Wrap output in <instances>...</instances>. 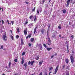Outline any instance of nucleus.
I'll use <instances>...</instances> for the list:
<instances>
[{
    "instance_id": "nucleus-61",
    "label": "nucleus",
    "mask_w": 75,
    "mask_h": 75,
    "mask_svg": "<svg viewBox=\"0 0 75 75\" xmlns=\"http://www.w3.org/2000/svg\"><path fill=\"white\" fill-rule=\"evenodd\" d=\"M57 55V54L56 53V54H55V55Z\"/></svg>"
},
{
    "instance_id": "nucleus-20",
    "label": "nucleus",
    "mask_w": 75,
    "mask_h": 75,
    "mask_svg": "<svg viewBox=\"0 0 75 75\" xmlns=\"http://www.w3.org/2000/svg\"><path fill=\"white\" fill-rule=\"evenodd\" d=\"M11 65V62H10L9 63L8 67L9 68H10Z\"/></svg>"
},
{
    "instance_id": "nucleus-40",
    "label": "nucleus",
    "mask_w": 75,
    "mask_h": 75,
    "mask_svg": "<svg viewBox=\"0 0 75 75\" xmlns=\"http://www.w3.org/2000/svg\"><path fill=\"white\" fill-rule=\"evenodd\" d=\"M44 75H47V72H45V73H44Z\"/></svg>"
},
{
    "instance_id": "nucleus-33",
    "label": "nucleus",
    "mask_w": 75,
    "mask_h": 75,
    "mask_svg": "<svg viewBox=\"0 0 75 75\" xmlns=\"http://www.w3.org/2000/svg\"><path fill=\"white\" fill-rule=\"evenodd\" d=\"M28 65H30L31 64V62L30 61H29L28 63Z\"/></svg>"
},
{
    "instance_id": "nucleus-50",
    "label": "nucleus",
    "mask_w": 75,
    "mask_h": 75,
    "mask_svg": "<svg viewBox=\"0 0 75 75\" xmlns=\"http://www.w3.org/2000/svg\"><path fill=\"white\" fill-rule=\"evenodd\" d=\"M66 75H69V73H67L66 74Z\"/></svg>"
},
{
    "instance_id": "nucleus-25",
    "label": "nucleus",
    "mask_w": 75,
    "mask_h": 75,
    "mask_svg": "<svg viewBox=\"0 0 75 75\" xmlns=\"http://www.w3.org/2000/svg\"><path fill=\"white\" fill-rule=\"evenodd\" d=\"M34 63V61H33L31 62V65L33 66V63Z\"/></svg>"
},
{
    "instance_id": "nucleus-35",
    "label": "nucleus",
    "mask_w": 75,
    "mask_h": 75,
    "mask_svg": "<svg viewBox=\"0 0 75 75\" xmlns=\"http://www.w3.org/2000/svg\"><path fill=\"white\" fill-rule=\"evenodd\" d=\"M16 38H17V39L18 38H19V36H18V35H17L16 36Z\"/></svg>"
},
{
    "instance_id": "nucleus-51",
    "label": "nucleus",
    "mask_w": 75,
    "mask_h": 75,
    "mask_svg": "<svg viewBox=\"0 0 75 75\" xmlns=\"http://www.w3.org/2000/svg\"><path fill=\"white\" fill-rule=\"evenodd\" d=\"M54 57V56L53 55V56H52L51 57V58H53Z\"/></svg>"
},
{
    "instance_id": "nucleus-19",
    "label": "nucleus",
    "mask_w": 75,
    "mask_h": 75,
    "mask_svg": "<svg viewBox=\"0 0 75 75\" xmlns=\"http://www.w3.org/2000/svg\"><path fill=\"white\" fill-rule=\"evenodd\" d=\"M43 45L45 48H47V45H45V44H43Z\"/></svg>"
},
{
    "instance_id": "nucleus-18",
    "label": "nucleus",
    "mask_w": 75,
    "mask_h": 75,
    "mask_svg": "<svg viewBox=\"0 0 75 75\" xmlns=\"http://www.w3.org/2000/svg\"><path fill=\"white\" fill-rule=\"evenodd\" d=\"M51 50H52V48H47V50H48V51H50Z\"/></svg>"
},
{
    "instance_id": "nucleus-23",
    "label": "nucleus",
    "mask_w": 75,
    "mask_h": 75,
    "mask_svg": "<svg viewBox=\"0 0 75 75\" xmlns=\"http://www.w3.org/2000/svg\"><path fill=\"white\" fill-rule=\"evenodd\" d=\"M28 23V21H27V20H26L25 23H24V24H27Z\"/></svg>"
},
{
    "instance_id": "nucleus-8",
    "label": "nucleus",
    "mask_w": 75,
    "mask_h": 75,
    "mask_svg": "<svg viewBox=\"0 0 75 75\" xmlns=\"http://www.w3.org/2000/svg\"><path fill=\"white\" fill-rule=\"evenodd\" d=\"M37 18H38V17L36 16H35V19H34V21L35 22L36 21V20H37Z\"/></svg>"
},
{
    "instance_id": "nucleus-9",
    "label": "nucleus",
    "mask_w": 75,
    "mask_h": 75,
    "mask_svg": "<svg viewBox=\"0 0 75 75\" xmlns=\"http://www.w3.org/2000/svg\"><path fill=\"white\" fill-rule=\"evenodd\" d=\"M65 61L67 64H68V62H69V60L68 59H66L65 60Z\"/></svg>"
},
{
    "instance_id": "nucleus-54",
    "label": "nucleus",
    "mask_w": 75,
    "mask_h": 75,
    "mask_svg": "<svg viewBox=\"0 0 75 75\" xmlns=\"http://www.w3.org/2000/svg\"><path fill=\"white\" fill-rule=\"evenodd\" d=\"M54 4V2H53L52 3V6H53V5H52V4Z\"/></svg>"
},
{
    "instance_id": "nucleus-24",
    "label": "nucleus",
    "mask_w": 75,
    "mask_h": 75,
    "mask_svg": "<svg viewBox=\"0 0 75 75\" xmlns=\"http://www.w3.org/2000/svg\"><path fill=\"white\" fill-rule=\"evenodd\" d=\"M63 13H66V11H67L65 10H63Z\"/></svg>"
},
{
    "instance_id": "nucleus-39",
    "label": "nucleus",
    "mask_w": 75,
    "mask_h": 75,
    "mask_svg": "<svg viewBox=\"0 0 75 75\" xmlns=\"http://www.w3.org/2000/svg\"><path fill=\"white\" fill-rule=\"evenodd\" d=\"M25 3L27 4H28V2L25 1Z\"/></svg>"
},
{
    "instance_id": "nucleus-57",
    "label": "nucleus",
    "mask_w": 75,
    "mask_h": 75,
    "mask_svg": "<svg viewBox=\"0 0 75 75\" xmlns=\"http://www.w3.org/2000/svg\"><path fill=\"white\" fill-rule=\"evenodd\" d=\"M1 10V8L0 7V10Z\"/></svg>"
},
{
    "instance_id": "nucleus-36",
    "label": "nucleus",
    "mask_w": 75,
    "mask_h": 75,
    "mask_svg": "<svg viewBox=\"0 0 75 75\" xmlns=\"http://www.w3.org/2000/svg\"><path fill=\"white\" fill-rule=\"evenodd\" d=\"M11 38L13 40V36L11 35Z\"/></svg>"
},
{
    "instance_id": "nucleus-30",
    "label": "nucleus",
    "mask_w": 75,
    "mask_h": 75,
    "mask_svg": "<svg viewBox=\"0 0 75 75\" xmlns=\"http://www.w3.org/2000/svg\"><path fill=\"white\" fill-rule=\"evenodd\" d=\"M35 9V7L32 10V11H34Z\"/></svg>"
},
{
    "instance_id": "nucleus-48",
    "label": "nucleus",
    "mask_w": 75,
    "mask_h": 75,
    "mask_svg": "<svg viewBox=\"0 0 75 75\" xmlns=\"http://www.w3.org/2000/svg\"><path fill=\"white\" fill-rule=\"evenodd\" d=\"M0 49H3V46H1V47L0 48Z\"/></svg>"
},
{
    "instance_id": "nucleus-28",
    "label": "nucleus",
    "mask_w": 75,
    "mask_h": 75,
    "mask_svg": "<svg viewBox=\"0 0 75 75\" xmlns=\"http://www.w3.org/2000/svg\"><path fill=\"white\" fill-rule=\"evenodd\" d=\"M58 28L59 29V30L61 29V26H59L58 27Z\"/></svg>"
},
{
    "instance_id": "nucleus-52",
    "label": "nucleus",
    "mask_w": 75,
    "mask_h": 75,
    "mask_svg": "<svg viewBox=\"0 0 75 75\" xmlns=\"http://www.w3.org/2000/svg\"><path fill=\"white\" fill-rule=\"evenodd\" d=\"M10 32H11V33H12V30H11L10 31Z\"/></svg>"
},
{
    "instance_id": "nucleus-47",
    "label": "nucleus",
    "mask_w": 75,
    "mask_h": 75,
    "mask_svg": "<svg viewBox=\"0 0 75 75\" xmlns=\"http://www.w3.org/2000/svg\"><path fill=\"white\" fill-rule=\"evenodd\" d=\"M50 27V25H49L48 26V28H49Z\"/></svg>"
},
{
    "instance_id": "nucleus-37",
    "label": "nucleus",
    "mask_w": 75,
    "mask_h": 75,
    "mask_svg": "<svg viewBox=\"0 0 75 75\" xmlns=\"http://www.w3.org/2000/svg\"><path fill=\"white\" fill-rule=\"evenodd\" d=\"M37 13H38V14H39V11H38V10H37Z\"/></svg>"
},
{
    "instance_id": "nucleus-29",
    "label": "nucleus",
    "mask_w": 75,
    "mask_h": 75,
    "mask_svg": "<svg viewBox=\"0 0 75 75\" xmlns=\"http://www.w3.org/2000/svg\"><path fill=\"white\" fill-rule=\"evenodd\" d=\"M71 39H73V38H74V35H71Z\"/></svg>"
},
{
    "instance_id": "nucleus-45",
    "label": "nucleus",
    "mask_w": 75,
    "mask_h": 75,
    "mask_svg": "<svg viewBox=\"0 0 75 75\" xmlns=\"http://www.w3.org/2000/svg\"><path fill=\"white\" fill-rule=\"evenodd\" d=\"M67 49L68 50V47H69L68 46V45H67Z\"/></svg>"
},
{
    "instance_id": "nucleus-59",
    "label": "nucleus",
    "mask_w": 75,
    "mask_h": 75,
    "mask_svg": "<svg viewBox=\"0 0 75 75\" xmlns=\"http://www.w3.org/2000/svg\"><path fill=\"white\" fill-rule=\"evenodd\" d=\"M2 11H3V8H2Z\"/></svg>"
},
{
    "instance_id": "nucleus-62",
    "label": "nucleus",
    "mask_w": 75,
    "mask_h": 75,
    "mask_svg": "<svg viewBox=\"0 0 75 75\" xmlns=\"http://www.w3.org/2000/svg\"><path fill=\"white\" fill-rule=\"evenodd\" d=\"M62 38H64V37H62Z\"/></svg>"
},
{
    "instance_id": "nucleus-44",
    "label": "nucleus",
    "mask_w": 75,
    "mask_h": 75,
    "mask_svg": "<svg viewBox=\"0 0 75 75\" xmlns=\"http://www.w3.org/2000/svg\"><path fill=\"white\" fill-rule=\"evenodd\" d=\"M40 50H41L42 49V46H41L40 48Z\"/></svg>"
},
{
    "instance_id": "nucleus-64",
    "label": "nucleus",
    "mask_w": 75,
    "mask_h": 75,
    "mask_svg": "<svg viewBox=\"0 0 75 75\" xmlns=\"http://www.w3.org/2000/svg\"><path fill=\"white\" fill-rule=\"evenodd\" d=\"M15 75H17V74H15Z\"/></svg>"
},
{
    "instance_id": "nucleus-27",
    "label": "nucleus",
    "mask_w": 75,
    "mask_h": 75,
    "mask_svg": "<svg viewBox=\"0 0 75 75\" xmlns=\"http://www.w3.org/2000/svg\"><path fill=\"white\" fill-rule=\"evenodd\" d=\"M21 63L22 64H24V60L22 59V60L21 62Z\"/></svg>"
},
{
    "instance_id": "nucleus-15",
    "label": "nucleus",
    "mask_w": 75,
    "mask_h": 75,
    "mask_svg": "<svg viewBox=\"0 0 75 75\" xmlns=\"http://www.w3.org/2000/svg\"><path fill=\"white\" fill-rule=\"evenodd\" d=\"M31 35H28V37H26V39H28V38H30V37H31Z\"/></svg>"
},
{
    "instance_id": "nucleus-17",
    "label": "nucleus",
    "mask_w": 75,
    "mask_h": 75,
    "mask_svg": "<svg viewBox=\"0 0 75 75\" xmlns=\"http://www.w3.org/2000/svg\"><path fill=\"white\" fill-rule=\"evenodd\" d=\"M42 62H43V61H42H42L41 62H39V65H42Z\"/></svg>"
},
{
    "instance_id": "nucleus-31",
    "label": "nucleus",
    "mask_w": 75,
    "mask_h": 75,
    "mask_svg": "<svg viewBox=\"0 0 75 75\" xmlns=\"http://www.w3.org/2000/svg\"><path fill=\"white\" fill-rule=\"evenodd\" d=\"M53 69V68L51 67L50 69H49V71H51V70H52Z\"/></svg>"
},
{
    "instance_id": "nucleus-55",
    "label": "nucleus",
    "mask_w": 75,
    "mask_h": 75,
    "mask_svg": "<svg viewBox=\"0 0 75 75\" xmlns=\"http://www.w3.org/2000/svg\"><path fill=\"white\" fill-rule=\"evenodd\" d=\"M72 52L73 54H74V51H72Z\"/></svg>"
},
{
    "instance_id": "nucleus-49",
    "label": "nucleus",
    "mask_w": 75,
    "mask_h": 75,
    "mask_svg": "<svg viewBox=\"0 0 75 75\" xmlns=\"http://www.w3.org/2000/svg\"><path fill=\"white\" fill-rule=\"evenodd\" d=\"M42 72H41L39 75H42Z\"/></svg>"
},
{
    "instance_id": "nucleus-10",
    "label": "nucleus",
    "mask_w": 75,
    "mask_h": 75,
    "mask_svg": "<svg viewBox=\"0 0 75 75\" xmlns=\"http://www.w3.org/2000/svg\"><path fill=\"white\" fill-rule=\"evenodd\" d=\"M45 30L44 29H42L41 30V32L42 33V34H44V31Z\"/></svg>"
},
{
    "instance_id": "nucleus-43",
    "label": "nucleus",
    "mask_w": 75,
    "mask_h": 75,
    "mask_svg": "<svg viewBox=\"0 0 75 75\" xmlns=\"http://www.w3.org/2000/svg\"><path fill=\"white\" fill-rule=\"evenodd\" d=\"M24 66H25V67H27V64H24Z\"/></svg>"
},
{
    "instance_id": "nucleus-2",
    "label": "nucleus",
    "mask_w": 75,
    "mask_h": 75,
    "mask_svg": "<svg viewBox=\"0 0 75 75\" xmlns=\"http://www.w3.org/2000/svg\"><path fill=\"white\" fill-rule=\"evenodd\" d=\"M48 42L47 43V44H48V45H51V40L50 39V38H48Z\"/></svg>"
},
{
    "instance_id": "nucleus-42",
    "label": "nucleus",
    "mask_w": 75,
    "mask_h": 75,
    "mask_svg": "<svg viewBox=\"0 0 75 75\" xmlns=\"http://www.w3.org/2000/svg\"><path fill=\"white\" fill-rule=\"evenodd\" d=\"M45 1V0H42V4H43V3H44Z\"/></svg>"
},
{
    "instance_id": "nucleus-16",
    "label": "nucleus",
    "mask_w": 75,
    "mask_h": 75,
    "mask_svg": "<svg viewBox=\"0 0 75 75\" xmlns=\"http://www.w3.org/2000/svg\"><path fill=\"white\" fill-rule=\"evenodd\" d=\"M33 17H34V16H31L30 17V19H32V18H33Z\"/></svg>"
},
{
    "instance_id": "nucleus-46",
    "label": "nucleus",
    "mask_w": 75,
    "mask_h": 75,
    "mask_svg": "<svg viewBox=\"0 0 75 75\" xmlns=\"http://www.w3.org/2000/svg\"><path fill=\"white\" fill-rule=\"evenodd\" d=\"M52 72H51V71L50 72H49V75H50V74H51Z\"/></svg>"
},
{
    "instance_id": "nucleus-4",
    "label": "nucleus",
    "mask_w": 75,
    "mask_h": 75,
    "mask_svg": "<svg viewBox=\"0 0 75 75\" xmlns=\"http://www.w3.org/2000/svg\"><path fill=\"white\" fill-rule=\"evenodd\" d=\"M28 27L29 28H32V27H33V23H30L28 25Z\"/></svg>"
},
{
    "instance_id": "nucleus-32",
    "label": "nucleus",
    "mask_w": 75,
    "mask_h": 75,
    "mask_svg": "<svg viewBox=\"0 0 75 75\" xmlns=\"http://www.w3.org/2000/svg\"><path fill=\"white\" fill-rule=\"evenodd\" d=\"M25 52H23L22 53V55H25Z\"/></svg>"
},
{
    "instance_id": "nucleus-14",
    "label": "nucleus",
    "mask_w": 75,
    "mask_h": 75,
    "mask_svg": "<svg viewBox=\"0 0 75 75\" xmlns=\"http://www.w3.org/2000/svg\"><path fill=\"white\" fill-rule=\"evenodd\" d=\"M36 29H37V28H35L34 29V34H35V32H36Z\"/></svg>"
},
{
    "instance_id": "nucleus-5",
    "label": "nucleus",
    "mask_w": 75,
    "mask_h": 75,
    "mask_svg": "<svg viewBox=\"0 0 75 75\" xmlns=\"http://www.w3.org/2000/svg\"><path fill=\"white\" fill-rule=\"evenodd\" d=\"M70 57L71 62L72 64H73V62H74V58H73V57L72 56H70Z\"/></svg>"
},
{
    "instance_id": "nucleus-34",
    "label": "nucleus",
    "mask_w": 75,
    "mask_h": 75,
    "mask_svg": "<svg viewBox=\"0 0 75 75\" xmlns=\"http://www.w3.org/2000/svg\"><path fill=\"white\" fill-rule=\"evenodd\" d=\"M29 47H31V44L29 43L28 44Z\"/></svg>"
},
{
    "instance_id": "nucleus-58",
    "label": "nucleus",
    "mask_w": 75,
    "mask_h": 75,
    "mask_svg": "<svg viewBox=\"0 0 75 75\" xmlns=\"http://www.w3.org/2000/svg\"><path fill=\"white\" fill-rule=\"evenodd\" d=\"M59 37H61V35H59Z\"/></svg>"
},
{
    "instance_id": "nucleus-22",
    "label": "nucleus",
    "mask_w": 75,
    "mask_h": 75,
    "mask_svg": "<svg viewBox=\"0 0 75 75\" xmlns=\"http://www.w3.org/2000/svg\"><path fill=\"white\" fill-rule=\"evenodd\" d=\"M65 65H63L62 66V69H65Z\"/></svg>"
},
{
    "instance_id": "nucleus-26",
    "label": "nucleus",
    "mask_w": 75,
    "mask_h": 75,
    "mask_svg": "<svg viewBox=\"0 0 75 75\" xmlns=\"http://www.w3.org/2000/svg\"><path fill=\"white\" fill-rule=\"evenodd\" d=\"M16 32H18V33H20V30L19 28L17 29V31H16Z\"/></svg>"
},
{
    "instance_id": "nucleus-53",
    "label": "nucleus",
    "mask_w": 75,
    "mask_h": 75,
    "mask_svg": "<svg viewBox=\"0 0 75 75\" xmlns=\"http://www.w3.org/2000/svg\"><path fill=\"white\" fill-rule=\"evenodd\" d=\"M7 21L8 22V24H9V22L8 21Z\"/></svg>"
},
{
    "instance_id": "nucleus-3",
    "label": "nucleus",
    "mask_w": 75,
    "mask_h": 75,
    "mask_svg": "<svg viewBox=\"0 0 75 75\" xmlns=\"http://www.w3.org/2000/svg\"><path fill=\"white\" fill-rule=\"evenodd\" d=\"M58 66H57L55 69V70L54 71V74H56V73L57 72V71H58Z\"/></svg>"
},
{
    "instance_id": "nucleus-63",
    "label": "nucleus",
    "mask_w": 75,
    "mask_h": 75,
    "mask_svg": "<svg viewBox=\"0 0 75 75\" xmlns=\"http://www.w3.org/2000/svg\"><path fill=\"white\" fill-rule=\"evenodd\" d=\"M2 75H5V74H2Z\"/></svg>"
},
{
    "instance_id": "nucleus-21",
    "label": "nucleus",
    "mask_w": 75,
    "mask_h": 75,
    "mask_svg": "<svg viewBox=\"0 0 75 75\" xmlns=\"http://www.w3.org/2000/svg\"><path fill=\"white\" fill-rule=\"evenodd\" d=\"M34 38H32L31 39V42H33L34 41Z\"/></svg>"
},
{
    "instance_id": "nucleus-11",
    "label": "nucleus",
    "mask_w": 75,
    "mask_h": 75,
    "mask_svg": "<svg viewBox=\"0 0 75 75\" xmlns=\"http://www.w3.org/2000/svg\"><path fill=\"white\" fill-rule=\"evenodd\" d=\"M42 8L41 7L40 8L39 7V10L40 13L42 11Z\"/></svg>"
},
{
    "instance_id": "nucleus-38",
    "label": "nucleus",
    "mask_w": 75,
    "mask_h": 75,
    "mask_svg": "<svg viewBox=\"0 0 75 75\" xmlns=\"http://www.w3.org/2000/svg\"><path fill=\"white\" fill-rule=\"evenodd\" d=\"M14 61H15V62H17V59H15L14 60Z\"/></svg>"
},
{
    "instance_id": "nucleus-13",
    "label": "nucleus",
    "mask_w": 75,
    "mask_h": 75,
    "mask_svg": "<svg viewBox=\"0 0 75 75\" xmlns=\"http://www.w3.org/2000/svg\"><path fill=\"white\" fill-rule=\"evenodd\" d=\"M21 45H23L24 44V41L23 40V39H21Z\"/></svg>"
},
{
    "instance_id": "nucleus-1",
    "label": "nucleus",
    "mask_w": 75,
    "mask_h": 75,
    "mask_svg": "<svg viewBox=\"0 0 75 75\" xmlns=\"http://www.w3.org/2000/svg\"><path fill=\"white\" fill-rule=\"evenodd\" d=\"M1 33L3 34L2 38L3 40L5 41H7V36H6V32L4 31H2Z\"/></svg>"
},
{
    "instance_id": "nucleus-60",
    "label": "nucleus",
    "mask_w": 75,
    "mask_h": 75,
    "mask_svg": "<svg viewBox=\"0 0 75 75\" xmlns=\"http://www.w3.org/2000/svg\"><path fill=\"white\" fill-rule=\"evenodd\" d=\"M51 1V0H49V2H50Z\"/></svg>"
},
{
    "instance_id": "nucleus-7",
    "label": "nucleus",
    "mask_w": 75,
    "mask_h": 75,
    "mask_svg": "<svg viewBox=\"0 0 75 75\" xmlns=\"http://www.w3.org/2000/svg\"><path fill=\"white\" fill-rule=\"evenodd\" d=\"M27 29H25V30H24V34L25 36L27 34Z\"/></svg>"
},
{
    "instance_id": "nucleus-56",
    "label": "nucleus",
    "mask_w": 75,
    "mask_h": 75,
    "mask_svg": "<svg viewBox=\"0 0 75 75\" xmlns=\"http://www.w3.org/2000/svg\"><path fill=\"white\" fill-rule=\"evenodd\" d=\"M2 23H4V21H3V20H2Z\"/></svg>"
},
{
    "instance_id": "nucleus-12",
    "label": "nucleus",
    "mask_w": 75,
    "mask_h": 75,
    "mask_svg": "<svg viewBox=\"0 0 75 75\" xmlns=\"http://www.w3.org/2000/svg\"><path fill=\"white\" fill-rule=\"evenodd\" d=\"M35 59L36 60H38L39 59V56H37L35 57Z\"/></svg>"
},
{
    "instance_id": "nucleus-6",
    "label": "nucleus",
    "mask_w": 75,
    "mask_h": 75,
    "mask_svg": "<svg viewBox=\"0 0 75 75\" xmlns=\"http://www.w3.org/2000/svg\"><path fill=\"white\" fill-rule=\"evenodd\" d=\"M70 2V0H67L66 7H68L69 5V3Z\"/></svg>"
},
{
    "instance_id": "nucleus-41",
    "label": "nucleus",
    "mask_w": 75,
    "mask_h": 75,
    "mask_svg": "<svg viewBox=\"0 0 75 75\" xmlns=\"http://www.w3.org/2000/svg\"><path fill=\"white\" fill-rule=\"evenodd\" d=\"M11 22L12 23V24L13 25V24H14V21H11Z\"/></svg>"
}]
</instances>
